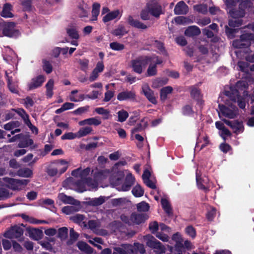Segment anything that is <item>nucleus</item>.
<instances>
[{"instance_id": "1", "label": "nucleus", "mask_w": 254, "mask_h": 254, "mask_svg": "<svg viewBox=\"0 0 254 254\" xmlns=\"http://www.w3.org/2000/svg\"><path fill=\"white\" fill-rule=\"evenodd\" d=\"M135 181L132 174L127 171H117L110 177L111 184L119 191H128Z\"/></svg>"}, {"instance_id": "2", "label": "nucleus", "mask_w": 254, "mask_h": 254, "mask_svg": "<svg viewBox=\"0 0 254 254\" xmlns=\"http://www.w3.org/2000/svg\"><path fill=\"white\" fill-rule=\"evenodd\" d=\"M90 169L88 168L82 170L80 168L73 170L71 174L76 178L80 179L75 184V190L76 191L82 192L87 190H92L96 189L98 186L97 181H93L90 179H86V177L89 174Z\"/></svg>"}, {"instance_id": "3", "label": "nucleus", "mask_w": 254, "mask_h": 254, "mask_svg": "<svg viewBox=\"0 0 254 254\" xmlns=\"http://www.w3.org/2000/svg\"><path fill=\"white\" fill-rule=\"evenodd\" d=\"M248 84L246 81L242 80L238 81L230 90V98L237 102L239 108L242 109L245 108L248 101Z\"/></svg>"}, {"instance_id": "4", "label": "nucleus", "mask_w": 254, "mask_h": 254, "mask_svg": "<svg viewBox=\"0 0 254 254\" xmlns=\"http://www.w3.org/2000/svg\"><path fill=\"white\" fill-rule=\"evenodd\" d=\"M0 29L2 31V36L16 37L20 34L19 30L16 28L15 23L13 22H4L0 23Z\"/></svg>"}, {"instance_id": "5", "label": "nucleus", "mask_w": 254, "mask_h": 254, "mask_svg": "<svg viewBox=\"0 0 254 254\" xmlns=\"http://www.w3.org/2000/svg\"><path fill=\"white\" fill-rule=\"evenodd\" d=\"M146 245L153 249L156 254H162L165 252V248L160 242L151 235H147L144 237Z\"/></svg>"}, {"instance_id": "6", "label": "nucleus", "mask_w": 254, "mask_h": 254, "mask_svg": "<svg viewBox=\"0 0 254 254\" xmlns=\"http://www.w3.org/2000/svg\"><path fill=\"white\" fill-rule=\"evenodd\" d=\"M219 107L220 111L218 114L220 118L221 116H223L230 119H233L238 115L237 108L232 105L227 104L225 106L219 105Z\"/></svg>"}, {"instance_id": "7", "label": "nucleus", "mask_w": 254, "mask_h": 254, "mask_svg": "<svg viewBox=\"0 0 254 254\" xmlns=\"http://www.w3.org/2000/svg\"><path fill=\"white\" fill-rule=\"evenodd\" d=\"M252 43H254V35L245 34L241 36L240 40L234 41L233 45L237 48H243L250 46Z\"/></svg>"}, {"instance_id": "8", "label": "nucleus", "mask_w": 254, "mask_h": 254, "mask_svg": "<svg viewBox=\"0 0 254 254\" xmlns=\"http://www.w3.org/2000/svg\"><path fill=\"white\" fill-rule=\"evenodd\" d=\"M102 14H105L103 17V21L108 22L115 19H120L122 13L120 10L115 9L110 11L107 7H104L102 9Z\"/></svg>"}, {"instance_id": "9", "label": "nucleus", "mask_w": 254, "mask_h": 254, "mask_svg": "<svg viewBox=\"0 0 254 254\" xmlns=\"http://www.w3.org/2000/svg\"><path fill=\"white\" fill-rule=\"evenodd\" d=\"M149 58H139L136 60H132L131 63V66L133 70L137 73H141L145 69L146 65L148 64Z\"/></svg>"}, {"instance_id": "10", "label": "nucleus", "mask_w": 254, "mask_h": 254, "mask_svg": "<svg viewBox=\"0 0 254 254\" xmlns=\"http://www.w3.org/2000/svg\"><path fill=\"white\" fill-rule=\"evenodd\" d=\"M3 179L7 183L8 187L13 190L22 189L29 182L28 180H19L8 178H4Z\"/></svg>"}, {"instance_id": "11", "label": "nucleus", "mask_w": 254, "mask_h": 254, "mask_svg": "<svg viewBox=\"0 0 254 254\" xmlns=\"http://www.w3.org/2000/svg\"><path fill=\"white\" fill-rule=\"evenodd\" d=\"M162 63L161 60L157 57L149 58L148 63L149 65L147 70V76H151L155 75L157 73L156 65Z\"/></svg>"}, {"instance_id": "12", "label": "nucleus", "mask_w": 254, "mask_h": 254, "mask_svg": "<svg viewBox=\"0 0 254 254\" xmlns=\"http://www.w3.org/2000/svg\"><path fill=\"white\" fill-rule=\"evenodd\" d=\"M146 7L152 16L158 17L162 12L161 6L155 0H151L146 4Z\"/></svg>"}, {"instance_id": "13", "label": "nucleus", "mask_w": 254, "mask_h": 254, "mask_svg": "<svg viewBox=\"0 0 254 254\" xmlns=\"http://www.w3.org/2000/svg\"><path fill=\"white\" fill-rule=\"evenodd\" d=\"M195 174L197 185L198 188L203 190H207L209 187V179L205 176L201 177L200 171L198 169H196Z\"/></svg>"}, {"instance_id": "14", "label": "nucleus", "mask_w": 254, "mask_h": 254, "mask_svg": "<svg viewBox=\"0 0 254 254\" xmlns=\"http://www.w3.org/2000/svg\"><path fill=\"white\" fill-rule=\"evenodd\" d=\"M121 218L123 221L129 224L134 223L138 224L143 222L145 220L147 219L148 216L146 215L134 213L131 215L129 221L126 220V217L125 216H122Z\"/></svg>"}, {"instance_id": "15", "label": "nucleus", "mask_w": 254, "mask_h": 254, "mask_svg": "<svg viewBox=\"0 0 254 254\" xmlns=\"http://www.w3.org/2000/svg\"><path fill=\"white\" fill-rule=\"evenodd\" d=\"M223 121L227 125L230 127L234 133L239 134L244 131V127L242 122L238 121H230L226 119H223Z\"/></svg>"}, {"instance_id": "16", "label": "nucleus", "mask_w": 254, "mask_h": 254, "mask_svg": "<svg viewBox=\"0 0 254 254\" xmlns=\"http://www.w3.org/2000/svg\"><path fill=\"white\" fill-rule=\"evenodd\" d=\"M232 19H230L229 21V25L230 26L236 27L241 25V20L238 19L239 17L244 16L245 13L243 11L239 12L237 11H231L230 13Z\"/></svg>"}, {"instance_id": "17", "label": "nucleus", "mask_w": 254, "mask_h": 254, "mask_svg": "<svg viewBox=\"0 0 254 254\" xmlns=\"http://www.w3.org/2000/svg\"><path fill=\"white\" fill-rule=\"evenodd\" d=\"M45 80V77L44 75H40L33 78L28 84V87L29 90H32L40 87Z\"/></svg>"}, {"instance_id": "18", "label": "nucleus", "mask_w": 254, "mask_h": 254, "mask_svg": "<svg viewBox=\"0 0 254 254\" xmlns=\"http://www.w3.org/2000/svg\"><path fill=\"white\" fill-rule=\"evenodd\" d=\"M23 235L22 229L17 226L12 227L4 234L5 237L9 239L19 238Z\"/></svg>"}, {"instance_id": "19", "label": "nucleus", "mask_w": 254, "mask_h": 254, "mask_svg": "<svg viewBox=\"0 0 254 254\" xmlns=\"http://www.w3.org/2000/svg\"><path fill=\"white\" fill-rule=\"evenodd\" d=\"M142 92L147 99L152 103L156 104L157 101L154 92L151 90L149 86L144 84L142 87Z\"/></svg>"}, {"instance_id": "20", "label": "nucleus", "mask_w": 254, "mask_h": 254, "mask_svg": "<svg viewBox=\"0 0 254 254\" xmlns=\"http://www.w3.org/2000/svg\"><path fill=\"white\" fill-rule=\"evenodd\" d=\"M85 99V94L79 93L77 90H72L68 95V99L72 102H81Z\"/></svg>"}, {"instance_id": "21", "label": "nucleus", "mask_w": 254, "mask_h": 254, "mask_svg": "<svg viewBox=\"0 0 254 254\" xmlns=\"http://www.w3.org/2000/svg\"><path fill=\"white\" fill-rule=\"evenodd\" d=\"M59 175L64 173L68 168V162L64 160H60L53 163Z\"/></svg>"}, {"instance_id": "22", "label": "nucleus", "mask_w": 254, "mask_h": 254, "mask_svg": "<svg viewBox=\"0 0 254 254\" xmlns=\"http://www.w3.org/2000/svg\"><path fill=\"white\" fill-rule=\"evenodd\" d=\"M215 126L216 128L220 131L219 134L224 140L227 137L231 135L230 131L225 127L223 123L222 122L219 121L216 122L215 123Z\"/></svg>"}, {"instance_id": "23", "label": "nucleus", "mask_w": 254, "mask_h": 254, "mask_svg": "<svg viewBox=\"0 0 254 254\" xmlns=\"http://www.w3.org/2000/svg\"><path fill=\"white\" fill-rule=\"evenodd\" d=\"M188 11V6L183 1L179 2L174 8V12L176 14H185Z\"/></svg>"}, {"instance_id": "24", "label": "nucleus", "mask_w": 254, "mask_h": 254, "mask_svg": "<svg viewBox=\"0 0 254 254\" xmlns=\"http://www.w3.org/2000/svg\"><path fill=\"white\" fill-rule=\"evenodd\" d=\"M127 23L131 26L142 29H145L147 26L139 20L134 18L132 16H129L127 18Z\"/></svg>"}, {"instance_id": "25", "label": "nucleus", "mask_w": 254, "mask_h": 254, "mask_svg": "<svg viewBox=\"0 0 254 254\" xmlns=\"http://www.w3.org/2000/svg\"><path fill=\"white\" fill-rule=\"evenodd\" d=\"M135 98V93L131 91H125L120 92L117 95V99L119 101L133 99Z\"/></svg>"}, {"instance_id": "26", "label": "nucleus", "mask_w": 254, "mask_h": 254, "mask_svg": "<svg viewBox=\"0 0 254 254\" xmlns=\"http://www.w3.org/2000/svg\"><path fill=\"white\" fill-rule=\"evenodd\" d=\"M101 124V120L97 117L88 118L83 121H81L78 123V124L81 126L85 125H94L96 126L100 125Z\"/></svg>"}, {"instance_id": "27", "label": "nucleus", "mask_w": 254, "mask_h": 254, "mask_svg": "<svg viewBox=\"0 0 254 254\" xmlns=\"http://www.w3.org/2000/svg\"><path fill=\"white\" fill-rule=\"evenodd\" d=\"M0 15L2 17L5 18L13 17V14L12 13V5L9 3L4 4Z\"/></svg>"}, {"instance_id": "28", "label": "nucleus", "mask_w": 254, "mask_h": 254, "mask_svg": "<svg viewBox=\"0 0 254 254\" xmlns=\"http://www.w3.org/2000/svg\"><path fill=\"white\" fill-rule=\"evenodd\" d=\"M200 33V30L196 26H190L185 31V35L190 37L197 36Z\"/></svg>"}, {"instance_id": "29", "label": "nucleus", "mask_w": 254, "mask_h": 254, "mask_svg": "<svg viewBox=\"0 0 254 254\" xmlns=\"http://www.w3.org/2000/svg\"><path fill=\"white\" fill-rule=\"evenodd\" d=\"M78 249L85 253L90 254L93 252V249L86 243L83 242H79L77 244Z\"/></svg>"}, {"instance_id": "30", "label": "nucleus", "mask_w": 254, "mask_h": 254, "mask_svg": "<svg viewBox=\"0 0 254 254\" xmlns=\"http://www.w3.org/2000/svg\"><path fill=\"white\" fill-rule=\"evenodd\" d=\"M173 88L171 86H168L162 88L160 90V98L161 100H165L168 95L171 94Z\"/></svg>"}, {"instance_id": "31", "label": "nucleus", "mask_w": 254, "mask_h": 254, "mask_svg": "<svg viewBox=\"0 0 254 254\" xmlns=\"http://www.w3.org/2000/svg\"><path fill=\"white\" fill-rule=\"evenodd\" d=\"M59 200L64 203L74 204L75 200L71 197L66 195L63 193H61L58 197Z\"/></svg>"}, {"instance_id": "32", "label": "nucleus", "mask_w": 254, "mask_h": 254, "mask_svg": "<svg viewBox=\"0 0 254 254\" xmlns=\"http://www.w3.org/2000/svg\"><path fill=\"white\" fill-rule=\"evenodd\" d=\"M54 85V80L53 79H50L46 84L47 96L51 98L53 95V88Z\"/></svg>"}, {"instance_id": "33", "label": "nucleus", "mask_w": 254, "mask_h": 254, "mask_svg": "<svg viewBox=\"0 0 254 254\" xmlns=\"http://www.w3.org/2000/svg\"><path fill=\"white\" fill-rule=\"evenodd\" d=\"M176 23L179 24H188L193 22L192 19L190 17L178 16L174 19Z\"/></svg>"}, {"instance_id": "34", "label": "nucleus", "mask_w": 254, "mask_h": 254, "mask_svg": "<svg viewBox=\"0 0 254 254\" xmlns=\"http://www.w3.org/2000/svg\"><path fill=\"white\" fill-rule=\"evenodd\" d=\"M89 7L86 4L80 5L78 8V13L81 17H87L88 15Z\"/></svg>"}, {"instance_id": "35", "label": "nucleus", "mask_w": 254, "mask_h": 254, "mask_svg": "<svg viewBox=\"0 0 254 254\" xmlns=\"http://www.w3.org/2000/svg\"><path fill=\"white\" fill-rule=\"evenodd\" d=\"M172 239L176 241V245L175 247V249H179L180 248L182 249L183 248V243L184 242V240L182 238L181 235L179 233H176L174 234L172 237Z\"/></svg>"}, {"instance_id": "36", "label": "nucleus", "mask_w": 254, "mask_h": 254, "mask_svg": "<svg viewBox=\"0 0 254 254\" xmlns=\"http://www.w3.org/2000/svg\"><path fill=\"white\" fill-rule=\"evenodd\" d=\"M100 5L98 3H95L93 4L92 10V18L91 20L95 21L97 19V17L99 14Z\"/></svg>"}, {"instance_id": "37", "label": "nucleus", "mask_w": 254, "mask_h": 254, "mask_svg": "<svg viewBox=\"0 0 254 254\" xmlns=\"http://www.w3.org/2000/svg\"><path fill=\"white\" fill-rule=\"evenodd\" d=\"M127 32L125 27L123 25H119L114 31L112 33L116 36L121 37L127 34Z\"/></svg>"}, {"instance_id": "38", "label": "nucleus", "mask_w": 254, "mask_h": 254, "mask_svg": "<svg viewBox=\"0 0 254 254\" xmlns=\"http://www.w3.org/2000/svg\"><path fill=\"white\" fill-rule=\"evenodd\" d=\"M92 129L89 127L81 128L77 132V138L86 136L91 133Z\"/></svg>"}, {"instance_id": "39", "label": "nucleus", "mask_w": 254, "mask_h": 254, "mask_svg": "<svg viewBox=\"0 0 254 254\" xmlns=\"http://www.w3.org/2000/svg\"><path fill=\"white\" fill-rule=\"evenodd\" d=\"M132 193L135 197L142 196L144 194V190L139 185H136L132 190Z\"/></svg>"}, {"instance_id": "40", "label": "nucleus", "mask_w": 254, "mask_h": 254, "mask_svg": "<svg viewBox=\"0 0 254 254\" xmlns=\"http://www.w3.org/2000/svg\"><path fill=\"white\" fill-rule=\"evenodd\" d=\"M17 175L22 177H30L32 176V171L27 168L21 169L17 172Z\"/></svg>"}, {"instance_id": "41", "label": "nucleus", "mask_w": 254, "mask_h": 254, "mask_svg": "<svg viewBox=\"0 0 254 254\" xmlns=\"http://www.w3.org/2000/svg\"><path fill=\"white\" fill-rule=\"evenodd\" d=\"M102 94L99 90H93L90 93L85 94V98L91 100H95L98 98Z\"/></svg>"}, {"instance_id": "42", "label": "nucleus", "mask_w": 254, "mask_h": 254, "mask_svg": "<svg viewBox=\"0 0 254 254\" xmlns=\"http://www.w3.org/2000/svg\"><path fill=\"white\" fill-rule=\"evenodd\" d=\"M168 82V79L166 78L162 79L157 78L155 79L152 83V87L153 88H158L163 85L166 84Z\"/></svg>"}, {"instance_id": "43", "label": "nucleus", "mask_w": 254, "mask_h": 254, "mask_svg": "<svg viewBox=\"0 0 254 254\" xmlns=\"http://www.w3.org/2000/svg\"><path fill=\"white\" fill-rule=\"evenodd\" d=\"M17 114L20 116H21V117L23 119L25 124L27 126L31 123L30 120H29L28 115L26 114V113L23 109H18L17 110Z\"/></svg>"}, {"instance_id": "44", "label": "nucleus", "mask_w": 254, "mask_h": 254, "mask_svg": "<svg viewBox=\"0 0 254 254\" xmlns=\"http://www.w3.org/2000/svg\"><path fill=\"white\" fill-rule=\"evenodd\" d=\"M67 33L71 38L77 39L79 38L78 31L74 27H70L67 29Z\"/></svg>"}, {"instance_id": "45", "label": "nucleus", "mask_w": 254, "mask_h": 254, "mask_svg": "<svg viewBox=\"0 0 254 254\" xmlns=\"http://www.w3.org/2000/svg\"><path fill=\"white\" fill-rule=\"evenodd\" d=\"M110 47L114 51H120L124 49V44L117 42H113L110 44Z\"/></svg>"}, {"instance_id": "46", "label": "nucleus", "mask_w": 254, "mask_h": 254, "mask_svg": "<svg viewBox=\"0 0 254 254\" xmlns=\"http://www.w3.org/2000/svg\"><path fill=\"white\" fill-rule=\"evenodd\" d=\"M161 204L162 207L168 214L171 213V208L168 200L166 198L161 199Z\"/></svg>"}, {"instance_id": "47", "label": "nucleus", "mask_w": 254, "mask_h": 254, "mask_svg": "<svg viewBox=\"0 0 254 254\" xmlns=\"http://www.w3.org/2000/svg\"><path fill=\"white\" fill-rule=\"evenodd\" d=\"M151 16L152 15L146 6L140 13L141 18L143 20H147L150 19Z\"/></svg>"}, {"instance_id": "48", "label": "nucleus", "mask_w": 254, "mask_h": 254, "mask_svg": "<svg viewBox=\"0 0 254 254\" xmlns=\"http://www.w3.org/2000/svg\"><path fill=\"white\" fill-rule=\"evenodd\" d=\"M42 235V232L37 229H33L30 231L31 237L35 239L38 240L40 239Z\"/></svg>"}, {"instance_id": "49", "label": "nucleus", "mask_w": 254, "mask_h": 254, "mask_svg": "<svg viewBox=\"0 0 254 254\" xmlns=\"http://www.w3.org/2000/svg\"><path fill=\"white\" fill-rule=\"evenodd\" d=\"M20 123L18 121H12L4 126V128L7 130H10L14 129L15 127H18Z\"/></svg>"}, {"instance_id": "50", "label": "nucleus", "mask_w": 254, "mask_h": 254, "mask_svg": "<svg viewBox=\"0 0 254 254\" xmlns=\"http://www.w3.org/2000/svg\"><path fill=\"white\" fill-rule=\"evenodd\" d=\"M22 218L26 221L31 224H39L46 222L45 221L36 220L33 218L30 217L28 216L25 215H22Z\"/></svg>"}, {"instance_id": "51", "label": "nucleus", "mask_w": 254, "mask_h": 254, "mask_svg": "<svg viewBox=\"0 0 254 254\" xmlns=\"http://www.w3.org/2000/svg\"><path fill=\"white\" fill-rule=\"evenodd\" d=\"M149 204L144 201H142L140 203H138L137 205V209L138 211H147L149 210Z\"/></svg>"}, {"instance_id": "52", "label": "nucleus", "mask_w": 254, "mask_h": 254, "mask_svg": "<svg viewBox=\"0 0 254 254\" xmlns=\"http://www.w3.org/2000/svg\"><path fill=\"white\" fill-rule=\"evenodd\" d=\"M142 124H138L137 126L131 130L132 136L133 134L135 132L141 130L143 128L147 126V122L145 121V120L142 121Z\"/></svg>"}, {"instance_id": "53", "label": "nucleus", "mask_w": 254, "mask_h": 254, "mask_svg": "<svg viewBox=\"0 0 254 254\" xmlns=\"http://www.w3.org/2000/svg\"><path fill=\"white\" fill-rule=\"evenodd\" d=\"M194 10L201 13H205L207 11V6L206 4H198L193 6Z\"/></svg>"}, {"instance_id": "54", "label": "nucleus", "mask_w": 254, "mask_h": 254, "mask_svg": "<svg viewBox=\"0 0 254 254\" xmlns=\"http://www.w3.org/2000/svg\"><path fill=\"white\" fill-rule=\"evenodd\" d=\"M95 111L98 114L102 115L106 119L109 118V112L103 108H97L95 109Z\"/></svg>"}, {"instance_id": "55", "label": "nucleus", "mask_w": 254, "mask_h": 254, "mask_svg": "<svg viewBox=\"0 0 254 254\" xmlns=\"http://www.w3.org/2000/svg\"><path fill=\"white\" fill-rule=\"evenodd\" d=\"M118 121L120 122H124L128 116V113L125 110H121L118 113Z\"/></svg>"}, {"instance_id": "56", "label": "nucleus", "mask_w": 254, "mask_h": 254, "mask_svg": "<svg viewBox=\"0 0 254 254\" xmlns=\"http://www.w3.org/2000/svg\"><path fill=\"white\" fill-rule=\"evenodd\" d=\"M183 249H177L176 250L178 252L177 253H175V254H182L183 252L184 251L185 248L186 249H190L191 248V244L189 241H184L183 243Z\"/></svg>"}, {"instance_id": "57", "label": "nucleus", "mask_w": 254, "mask_h": 254, "mask_svg": "<svg viewBox=\"0 0 254 254\" xmlns=\"http://www.w3.org/2000/svg\"><path fill=\"white\" fill-rule=\"evenodd\" d=\"M104 201V198L103 197H100L98 198H95L92 199L90 201V203L94 206H98L103 203Z\"/></svg>"}, {"instance_id": "58", "label": "nucleus", "mask_w": 254, "mask_h": 254, "mask_svg": "<svg viewBox=\"0 0 254 254\" xmlns=\"http://www.w3.org/2000/svg\"><path fill=\"white\" fill-rule=\"evenodd\" d=\"M43 70L47 73H50L52 71V66L51 64L47 61H43Z\"/></svg>"}, {"instance_id": "59", "label": "nucleus", "mask_w": 254, "mask_h": 254, "mask_svg": "<svg viewBox=\"0 0 254 254\" xmlns=\"http://www.w3.org/2000/svg\"><path fill=\"white\" fill-rule=\"evenodd\" d=\"M68 229L66 227H62L59 229V237L62 239H64L67 235Z\"/></svg>"}, {"instance_id": "60", "label": "nucleus", "mask_w": 254, "mask_h": 254, "mask_svg": "<svg viewBox=\"0 0 254 254\" xmlns=\"http://www.w3.org/2000/svg\"><path fill=\"white\" fill-rule=\"evenodd\" d=\"M77 137V133H76L69 132L64 134L62 136V139H73Z\"/></svg>"}, {"instance_id": "61", "label": "nucleus", "mask_w": 254, "mask_h": 254, "mask_svg": "<svg viewBox=\"0 0 254 254\" xmlns=\"http://www.w3.org/2000/svg\"><path fill=\"white\" fill-rule=\"evenodd\" d=\"M47 173L52 177L59 175V173L53 164L48 169Z\"/></svg>"}, {"instance_id": "62", "label": "nucleus", "mask_w": 254, "mask_h": 254, "mask_svg": "<svg viewBox=\"0 0 254 254\" xmlns=\"http://www.w3.org/2000/svg\"><path fill=\"white\" fill-rule=\"evenodd\" d=\"M104 69V65L103 62L102 61H100L97 63L96 66L93 70L100 73L103 71Z\"/></svg>"}, {"instance_id": "63", "label": "nucleus", "mask_w": 254, "mask_h": 254, "mask_svg": "<svg viewBox=\"0 0 254 254\" xmlns=\"http://www.w3.org/2000/svg\"><path fill=\"white\" fill-rule=\"evenodd\" d=\"M209 140L207 136H203L202 140L197 143V146H199L200 149H202L209 144Z\"/></svg>"}, {"instance_id": "64", "label": "nucleus", "mask_w": 254, "mask_h": 254, "mask_svg": "<svg viewBox=\"0 0 254 254\" xmlns=\"http://www.w3.org/2000/svg\"><path fill=\"white\" fill-rule=\"evenodd\" d=\"M156 237L163 242H167L169 240V237L164 232H157L156 234Z\"/></svg>"}]
</instances>
